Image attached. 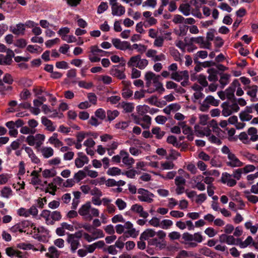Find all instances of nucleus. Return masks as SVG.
Segmentation results:
<instances>
[{"instance_id": "09e8293b", "label": "nucleus", "mask_w": 258, "mask_h": 258, "mask_svg": "<svg viewBox=\"0 0 258 258\" xmlns=\"http://www.w3.org/2000/svg\"><path fill=\"white\" fill-rule=\"evenodd\" d=\"M190 256H192L191 252L182 250L177 253L175 258H187Z\"/></svg>"}, {"instance_id": "0e129e2a", "label": "nucleus", "mask_w": 258, "mask_h": 258, "mask_svg": "<svg viewBox=\"0 0 258 258\" xmlns=\"http://www.w3.org/2000/svg\"><path fill=\"white\" fill-rule=\"evenodd\" d=\"M87 97L89 103H91L93 105H96L97 104V97L94 93H88Z\"/></svg>"}, {"instance_id": "423d86ee", "label": "nucleus", "mask_w": 258, "mask_h": 258, "mask_svg": "<svg viewBox=\"0 0 258 258\" xmlns=\"http://www.w3.org/2000/svg\"><path fill=\"white\" fill-rule=\"evenodd\" d=\"M220 101L216 99L213 96L209 95L206 97L200 106V110L202 111H207L210 106L217 107L219 104Z\"/></svg>"}, {"instance_id": "ea45409f", "label": "nucleus", "mask_w": 258, "mask_h": 258, "mask_svg": "<svg viewBox=\"0 0 258 258\" xmlns=\"http://www.w3.org/2000/svg\"><path fill=\"white\" fill-rule=\"evenodd\" d=\"M226 98L229 100H235V97L234 96L235 88L232 87H230L225 90Z\"/></svg>"}, {"instance_id": "39448f33", "label": "nucleus", "mask_w": 258, "mask_h": 258, "mask_svg": "<svg viewBox=\"0 0 258 258\" xmlns=\"http://www.w3.org/2000/svg\"><path fill=\"white\" fill-rule=\"evenodd\" d=\"M45 139V136L43 134H37L35 136L31 134L26 138V142L29 146H35L36 148H39L43 144Z\"/></svg>"}, {"instance_id": "2f4dec72", "label": "nucleus", "mask_w": 258, "mask_h": 258, "mask_svg": "<svg viewBox=\"0 0 258 258\" xmlns=\"http://www.w3.org/2000/svg\"><path fill=\"white\" fill-rule=\"evenodd\" d=\"M252 242H253V239L250 236H249L244 241H242L240 239H236V244H239L242 248L247 247Z\"/></svg>"}, {"instance_id": "4468645a", "label": "nucleus", "mask_w": 258, "mask_h": 258, "mask_svg": "<svg viewBox=\"0 0 258 258\" xmlns=\"http://www.w3.org/2000/svg\"><path fill=\"white\" fill-rule=\"evenodd\" d=\"M78 157L75 160V166L80 168L83 166L87 164L89 162L88 158L82 152H79L77 154Z\"/></svg>"}, {"instance_id": "473e14b6", "label": "nucleus", "mask_w": 258, "mask_h": 258, "mask_svg": "<svg viewBox=\"0 0 258 258\" xmlns=\"http://www.w3.org/2000/svg\"><path fill=\"white\" fill-rule=\"evenodd\" d=\"M49 252L46 253V256L48 258H58L59 253L56 248L54 246L49 248Z\"/></svg>"}, {"instance_id": "f704fd0d", "label": "nucleus", "mask_w": 258, "mask_h": 258, "mask_svg": "<svg viewBox=\"0 0 258 258\" xmlns=\"http://www.w3.org/2000/svg\"><path fill=\"white\" fill-rule=\"evenodd\" d=\"M1 194L2 197L8 199L12 195L13 191L10 187L5 186L1 189Z\"/></svg>"}, {"instance_id": "a211bd4d", "label": "nucleus", "mask_w": 258, "mask_h": 258, "mask_svg": "<svg viewBox=\"0 0 258 258\" xmlns=\"http://www.w3.org/2000/svg\"><path fill=\"white\" fill-rule=\"evenodd\" d=\"M232 175L228 173L222 174L221 181L224 183H226L229 186H233L236 185V181L232 178Z\"/></svg>"}, {"instance_id": "bf43d9fd", "label": "nucleus", "mask_w": 258, "mask_h": 258, "mask_svg": "<svg viewBox=\"0 0 258 258\" xmlns=\"http://www.w3.org/2000/svg\"><path fill=\"white\" fill-rule=\"evenodd\" d=\"M36 130H32L28 126H22L20 130V133L23 134H34Z\"/></svg>"}, {"instance_id": "f257e3e1", "label": "nucleus", "mask_w": 258, "mask_h": 258, "mask_svg": "<svg viewBox=\"0 0 258 258\" xmlns=\"http://www.w3.org/2000/svg\"><path fill=\"white\" fill-rule=\"evenodd\" d=\"M160 76L156 75L152 72H147L145 75L146 86L148 88L147 92L152 93L155 92H162L165 89L162 83L160 81Z\"/></svg>"}, {"instance_id": "9b49d317", "label": "nucleus", "mask_w": 258, "mask_h": 258, "mask_svg": "<svg viewBox=\"0 0 258 258\" xmlns=\"http://www.w3.org/2000/svg\"><path fill=\"white\" fill-rule=\"evenodd\" d=\"M15 56L14 52L10 49L7 50L6 55H0V64L10 65L12 61V57Z\"/></svg>"}, {"instance_id": "0eeeda50", "label": "nucleus", "mask_w": 258, "mask_h": 258, "mask_svg": "<svg viewBox=\"0 0 258 258\" xmlns=\"http://www.w3.org/2000/svg\"><path fill=\"white\" fill-rule=\"evenodd\" d=\"M82 234L80 231L75 234H69L67 241L70 244L71 250L75 251L80 245V239L82 237Z\"/></svg>"}, {"instance_id": "f03ea898", "label": "nucleus", "mask_w": 258, "mask_h": 258, "mask_svg": "<svg viewBox=\"0 0 258 258\" xmlns=\"http://www.w3.org/2000/svg\"><path fill=\"white\" fill-rule=\"evenodd\" d=\"M81 228L90 233V234L88 233H84L83 234L84 239L88 242L104 236V234L101 229H97L89 223L82 225Z\"/></svg>"}, {"instance_id": "f3484780", "label": "nucleus", "mask_w": 258, "mask_h": 258, "mask_svg": "<svg viewBox=\"0 0 258 258\" xmlns=\"http://www.w3.org/2000/svg\"><path fill=\"white\" fill-rule=\"evenodd\" d=\"M131 210L134 213L138 214L140 217L144 218H147L149 216L148 212L144 210L143 206L138 204L133 205L131 207Z\"/></svg>"}, {"instance_id": "774afa93", "label": "nucleus", "mask_w": 258, "mask_h": 258, "mask_svg": "<svg viewBox=\"0 0 258 258\" xmlns=\"http://www.w3.org/2000/svg\"><path fill=\"white\" fill-rule=\"evenodd\" d=\"M184 18L180 15H175L174 16L172 21L174 23L177 24H182L184 23Z\"/></svg>"}, {"instance_id": "7c9ffc66", "label": "nucleus", "mask_w": 258, "mask_h": 258, "mask_svg": "<svg viewBox=\"0 0 258 258\" xmlns=\"http://www.w3.org/2000/svg\"><path fill=\"white\" fill-rule=\"evenodd\" d=\"M152 134L155 135L157 139H161L165 135V132L162 131L159 127H153L152 129Z\"/></svg>"}, {"instance_id": "412c9836", "label": "nucleus", "mask_w": 258, "mask_h": 258, "mask_svg": "<svg viewBox=\"0 0 258 258\" xmlns=\"http://www.w3.org/2000/svg\"><path fill=\"white\" fill-rule=\"evenodd\" d=\"M195 132L198 136H209L211 134V131L208 127H201L199 126H195Z\"/></svg>"}, {"instance_id": "58836bf2", "label": "nucleus", "mask_w": 258, "mask_h": 258, "mask_svg": "<svg viewBox=\"0 0 258 258\" xmlns=\"http://www.w3.org/2000/svg\"><path fill=\"white\" fill-rule=\"evenodd\" d=\"M107 173L109 175L116 176L119 175L121 174V170L118 167H111L108 169Z\"/></svg>"}, {"instance_id": "5fc2aeb1", "label": "nucleus", "mask_w": 258, "mask_h": 258, "mask_svg": "<svg viewBox=\"0 0 258 258\" xmlns=\"http://www.w3.org/2000/svg\"><path fill=\"white\" fill-rule=\"evenodd\" d=\"M78 85L80 87L87 89L91 88L93 86V84L92 82H87L85 81H80L78 82Z\"/></svg>"}, {"instance_id": "5701e85b", "label": "nucleus", "mask_w": 258, "mask_h": 258, "mask_svg": "<svg viewBox=\"0 0 258 258\" xmlns=\"http://www.w3.org/2000/svg\"><path fill=\"white\" fill-rule=\"evenodd\" d=\"M48 142L55 148H59L63 145L62 142L58 139V135L56 133H54L49 138Z\"/></svg>"}, {"instance_id": "a19ab883", "label": "nucleus", "mask_w": 258, "mask_h": 258, "mask_svg": "<svg viewBox=\"0 0 258 258\" xmlns=\"http://www.w3.org/2000/svg\"><path fill=\"white\" fill-rule=\"evenodd\" d=\"M50 215V211L47 210H43L40 215L42 217L45 219L46 223L52 225L53 224L54 222L49 219Z\"/></svg>"}, {"instance_id": "bb28decb", "label": "nucleus", "mask_w": 258, "mask_h": 258, "mask_svg": "<svg viewBox=\"0 0 258 258\" xmlns=\"http://www.w3.org/2000/svg\"><path fill=\"white\" fill-rule=\"evenodd\" d=\"M81 193L80 191H76L73 192L74 198L72 200V209L76 210L80 203V199Z\"/></svg>"}, {"instance_id": "de8ad7c7", "label": "nucleus", "mask_w": 258, "mask_h": 258, "mask_svg": "<svg viewBox=\"0 0 258 258\" xmlns=\"http://www.w3.org/2000/svg\"><path fill=\"white\" fill-rule=\"evenodd\" d=\"M56 189V186L54 185L53 183H50L48 184V186L46 188L45 192H49L52 195H54L55 194V191Z\"/></svg>"}, {"instance_id": "79ce46f5", "label": "nucleus", "mask_w": 258, "mask_h": 258, "mask_svg": "<svg viewBox=\"0 0 258 258\" xmlns=\"http://www.w3.org/2000/svg\"><path fill=\"white\" fill-rule=\"evenodd\" d=\"M87 176L86 173L83 170H79L76 173L74 176V178L77 182H80L81 180L85 178Z\"/></svg>"}, {"instance_id": "6e6d98bb", "label": "nucleus", "mask_w": 258, "mask_h": 258, "mask_svg": "<svg viewBox=\"0 0 258 258\" xmlns=\"http://www.w3.org/2000/svg\"><path fill=\"white\" fill-rule=\"evenodd\" d=\"M133 92L130 88H122V96L125 99H128L132 96Z\"/></svg>"}, {"instance_id": "4d7b16f0", "label": "nucleus", "mask_w": 258, "mask_h": 258, "mask_svg": "<svg viewBox=\"0 0 258 258\" xmlns=\"http://www.w3.org/2000/svg\"><path fill=\"white\" fill-rule=\"evenodd\" d=\"M149 245L155 246L156 247H161V245H163V247H165V244H162L159 241V240L157 238H153L150 239L148 241Z\"/></svg>"}, {"instance_id": "4c0bfd02", "label": "nucleus", "mask_w": 258, "mask_h": 258, "mask_svg": "<svg viewBox=\"0 0 258 258\" xmlns=\"http://www.w3.org/2000/svg\"><path fill=\"white\" fill-rule=\"evenodd\" d=\"M241 121H248L252 119V115L247 113L244 110L242 111L239 115Z\"/></svg>"}, {"instance_id": "cd10ccee", "label": "nucleus", "mask_w": 258, "mask_h": 258, "mask_svg": "<svg viewBox=\"0 0 258 258\" xmlns=\"http://www.w3.org/2000/svg\"><path fill=\"white\" fill-rule=\"evenodd\" d=\"M6 253L9 256H16L23 258L22 252L19 250H16L13 247H8L6 249Z\"/></svg>"}, {"instance_id": "1a4fd4ad", "label": "nucleus", "mask_w": 258, "mask_h": 258, "mask_svg": "<svg viewBox=\"0 0 258 258\" xmlns=\"http://www.w3.org/2000/svg\"><path fill=\"white\" fill-rule=\"evenodd\" d=\"M138 194L139 195L138 197L139 201L148 203H151L153 202L154 195L148 190L140 188L138 190Z\"/></svg>"}, {"instance_id": "e433bc0d", "label": "nucleus", "mask_w": 258, "mask_h": 258, "mask_svg": "<svg viewBox=\"0 0 258 258\" xmlns=\"http://www.w3.org/2000/svg\"><path fill=\"white\" fill-rule=\"evenodd\" d=\"M139 235V231H137L135 228H133L131 229L125 231L124 232L123 235L125 237H132L133 238H136Z\"/></svg>"}, {"instance_id": "c756f323", "label": "nucleus", "mask_w": 258, "mask_h": 258, "mask_svg": "<svg viewBox=\"0 0 258 258\" xmlns=\"http://www.w3.org/2000/svg\"><path fill=\"white\" fill-rule=\"evenodd\" d=\"M257 130L255 127H250L247 131L248 135L250 136V141L255 142L258 140Z\"/></svg>"}, {"instance_id": "c9c22d12", "label": "nucleus", "mask_w": 258, "mask_h": 258, "mask_svg": "<svg viewBox=\"0 0 258 258\" xmlns=\"http://www.w3.org/2000/svg\"><path fill=\"white\" fill-rule=\"evenodd\" d=\"M25 28L24 25L23 24H19L16 27L14 28L12 30V32L17 35L23 34L24 33Z\"/></svg>"}, {"instance_id": "2eb2a0df", "label": "nucleus", "mask_w": 258, "mask_h": 258, "mask_svg": "<svg viewBox=\"0 0 258 258\" xmlns=\"http://www.w3.org/2000/svg\"><path fill=\"white\" fill-rule=\"evenodd\" d=\"M190 41L199 44L201 48L210 49L211 43L205 41L204 37H192L190 38Z\"/></svg>"}, {"instance_id": "a878e982", "label": "nucleus", "mask_w": 258, "mask_h": 258, "mask_svg": "<svg viewBox=\"0 0 258 258\" xmlns=\"http://www.w3.org/2000/svg\"><path fill=\"white\" fill-rule=\"evenodd\" d=\"M42 123L46 127V129L50 132H53L55 130V127L53 125L52 122L46 118L45 116H43L41 118Z\"/></svg>"}, {"instance_id": "20e7f679", "label": "nucleus", "mask_w": 258, "mask_h": 258, "mask_svg": "<svg viewBox=\"0 0 258 258\" xmlns=\"http://www.w3.org/2000/svg\"><path fill=\"white\" fill-rule=\"evenodd\" d=\"M148 60L145 58H141L140 55L132 56L127 62L129 68H137L140 70L145 69L148 65Z\"/></svg>"}, {"instance_id": "69168bd1", "label": "nucleus", "mask_w": 258, "mask_h": 258, "mask_svg": "<svg viewBox=\"0 0 258 258\" xmlns=\"http://www.w3.org/2000/svg\"><path fill=\"white\" fill-rule=\"evenodd\" d=\"M161 165L163 170L171 169L174 167V164L171 161H166L165 162L162 163Z\"/></svg>"}, {"instance_id": "72a5a7b5", "label": "nucleus", "mask_w": 258, "mask_h": 258, "mask_svg": "<svg viewBox=\"0 0 258 258\" xmlns=\"http://www.w3.org/2000/svg\"><path fill=\"white\" fill-rule=\"evenodd\" d=\"M179 10L185 16H188L190 14V6L189 4H182L179 7Z\"/></svg>"}, {"instance_id": "dca6fc26", "label": "nucleus", "mask_w": 258, "mask_h": 258, "mask_svg": "<svg viewBox=\"0 0 258 258\" xmlns=\"http://www.w3.org/2000/svg\"><path fill=\"white\" fill-rule=\"evenodd\" d=\"M228 158L229 161L226 162V164L229 166L231 167H239L243 165V163L233 153L230 154Z\"/></svg>"}, {"instance_id": "aec40b11", "label": "nucleus", "mask_w": 258, "mask_h": 258, "mask_svg": "<svg viewBox=\"0 0 258 258\" xmlns=\"http://www.w3.org/2000/svg\"><path fill=\"white\" fill-rule=\"evenodd\" d=\"M124 70H119L117 68H113L110 71V74L117 79L121 80L125 78L126 76L124 73Z\"/></svg>"}, {"instance_id": "13d9d810", "label": "nucleus", "mask_w": 258, "mask_h": 258, "mask_svg": "<svg viewBox=\"0 0 258 258\" xmlns=\"http://www.w3.org/2000/svg\"><path fill=\"white\" fill-rule=\"evenodd\" d=\"M147 92V90H141L140 91H137L135 92L134 94V99L135 100H139L141 98L145 97V93Z\"/></svg>"}, {"instance_id": "6ab92c4d", "label": "nucleus", "mask_w": 258, "mask_h": 258, "mask_svg": "<svg viewBox=\"0 0 258 258\" xmlns=\"http://www.w3.org/2000/svg\"><path fill=\"white\" fill-rule=\"evenodd\" d=\"M188 77V73L187 71L176 72L171 74V78L177 82L182 80L183 79H187Z\"/></svg>"}, {"instance_id": "a18cd8bd", "label": "nucleus", "mask_w": 258, "mask_h": 258, "mask_svg": "<svg viewBox=\"0 0 258 258\" xmlns=\"http://www.w3.org/2000/svg\"><path fill=\"white\" fill-rule=\"evenodd\" d=\"M230 76L227 74H222L221 78L219 80V82L222 85V87H224L226 85L229 83V80Z\"/></svg>"}, {"instance_id": "864d4df0", "label": "nucleus", "mask_w": 258, "mask_h": 258, "mask_svg": "<svg viewBox=\"0 0 258 258\" xmlns=\"http://www.w3.org/2000/svg\"><path fill=\"white\" fill-rule=\"evenodd\" d=\"M173 225L171 220L165 219L162 220L160 223V226L162 229H167Z\"/></svg>"}, {"instance_id": "680f3d73", "label": "nucleus", "mask_w": 258, "mask_h": 258, "mask_svg": "<svg viewBox=\"0 0 258 258\" xmlns=\"http://www.w3.org/2000/svg\"><path fill=\"white\" fill-rule=\"evenodd\" d=\"M31 175L33 176L31 180V183L33 184V185H36L39 184L40 182V180L38 178V174L36 171H33L31 173Z\"/></svg>"}, {"instance_id": "603ef678", "label": "nucleus", "mask_w": 258, "mask_h": 258, "mask_svg": "<svg viewBox=\"0 0 258 258\" xmlns=\"http://www.w3.org/2000/svg\"><path fill=\"white\" fill-rule=\"evenodd\" d=\"M118 112L117 110H108L107 111V115L108 120L109 121L113 120L118 115Z\"/></svg>"}, {"instance_id": "338daca9", "label": "nucleus", "mask_w": 258, "mask_h": 258, "mask_svg": "<svg viewBox=\"0 0 258 258\" xmlns=\"http://www.w3.org/2000/svg\"><path fill=\"white\" fill-rule=\"evenodd\" d=\"M55 175V172L49 169H45L42 172V175L45 178L52 177Z\"/></svg>"}, {"instance_id": "393cba45", "label": "nucleus", "mask_w": 258, "mask_h": 258, "mask_svg": "<svg viewBox=\"0 0 258 258\" xmlns=\"http://www.w3.org/2000/svg\"><path fill=\"white\" fill-rule=\"evenodd\" d=\"M42 155L45 158H49L54 154L53 149L50 147H43L40 149Z\"/></svg>"}, {"instance_id": "37998d69", "label": "nucleus", "mask_w": 258, "mask_h": 258, "mask_svg": "<svg viewBox=\"0 0 258 258\" xmlns=\"http://www.w3.org/2000/svg\"><path fill=\"white\" fill-rule=\"evenodd\" d=\"M182 133L187 135V138L189 141L194 140V134L191 128L188 126L182 130Z\"/></svg>"}, {"instance_id": "ddd939ff", "label": "nucleus", "mask_w": 258, "mask_h": 258, "mask_svg": "<svg viewBox=\"0 0 258 258\" xmlns=\"http://www.w3.org/2000/svg\"><path fill=\"white\" fill-rule=\"evenodd\" d=\"M244 89L246 91L247 95L251 98L250 100L251 101H256L257 100L256 94L258 91V86L257 85H248L244 87Z\"/></svg>"}, {"instance_id": "052dcab7", "label": "nucleus", "mask_w": 258, "mask_h": 258, "mask_svg": "<svg viewBox=\"0 0 258 258\" xmlns=\"http://www.w3.org/2000/svg\"><path fill=\"white\" fill-rule=\"evenodd\" d=\"M95 116L101 120H103L106 117V113L105 111L102 109L99 108L96 110L95 112Z\"/></svg>"}, {"instance_id": "f8f14e48", "label": "nucleus", "mask_w": 258, "mask_h": 258, "mask_svg": "<svg viewBox=\"0 0 258 258\" xmlns=\"http://www.w3.org/2000/svg\"><path fill=\"white\" fill-rule=\"evenodd\" d=\"M120 154L122 156V162L123 164L129 168L132 167L135 163V160L133 158L130 156L129 154L124 150L120 151Z\"/></svg>"}, {"instance_id": "49530a36", "label": "nucleus", "mask_w": 258, "mask_h": 258, "mask_svg": "<svg viewBox=\"0 0 258 258\" xmlns=\"http://www.w3.org/2000/svg\"><path fill=\"white\" fill-rule=\"evenodd\" d=\"M207 0H190V4L195 8H201L202 5L206 4Z\"/></svg>"}, {"instance_id": "4be33fe9", "label": "nucleus", "mask_w": 258, "mask_h": 258, "mask_svg": "<svg viewBox=\"0 0 258 258\" xmlns=\"http://www.w3.org/2000/svg\"><path fill=\"white\" fill-rule=\"evenodd\" d=\"M221 107L222 108L221 112L223 116L227 117L232 114L233 112L231 110V107L230 106L229 102L226 101L223 102L221 104Z\"/></svg>"}, {"instance_id": "c03bdc74", "label": "nucleus", "mask_w": 258, "mask_h": 258, "mask_svg": "<svg viewBox=\"0 0 258 258\" xmlns=\"http://www.w3.org/2000/svg\"><path fill=\"white\" fill-rule=\"evenodd\" d=\"M121 106L126 112H131L134 108V104L132 103L123 102L121 103Z\"/></svg>"}, {"instance_id": "e2e57ef3", "label": "nucleus", "mask_w": 258, "mask_h": 258, "mask_svg": "<svg viewBox=\"0 0 258 258\" xmlns=\"http://www.w3.org/2000/svg\"><path fill=\"white\" fill-rule=\"evenodd\" d=\"M154 45L156 47H161L163 45L164 39L162 36H158L155 38Z\"/></svg>"}, {"instance_id": "b1692460", "label": "nucleus", "mask_w": 258, "mask_h": 258, "mask_svg": "<svg viewBox=\"0 0 258 258\" xmlns=\"http://www.w3.org/2000/svg\"><path fill=\"white\" fill-rule=\"evenodd\" d=\"M156 232L152 229H147L140 235V239L148 240L150 238H153Z\"/></svg>"}, {"instance_id": "3c124183", "label": "nucleus", "mask_w": 258, "mask_h": 258, "mask_svg": "<svg viewBox=\"0 0 258 258\" xmlns=\"http://www.w3.org/2000/svg\"><path fill=\"white\" fill-rule=\"evenodd\" d=\"M198 82L203 87H206L208 86V83L207 81L206 77L204 75H200L197 78Z\"/></svg>"}, {"instance_id": "c85d7f7f", "label": "nucleus", "mask_w": 258, "mask_h": 258, "mask_svg": "<svg viewBox=\"0 0 258 258\" xmlns=\"http://www.w3.org/2000/svg\"><path fill=\"white\" fill-rule=\"evenodd\" d=\"M208 73L209 74L208 79L210 82H216L218 80L217 71L214 68H211L208 70Z\"/></svg>"}, {"instance_id": "9d476101", "label": "nucleus", "mask_w": 258, "mask_h": 258, "mask_svg": "<svg viewBox=\"0 0 258 258\" xmlns=\"http://www.w3.org/2000/svg\"><path fill=\"white\" fill-rule=\"evenodd\" d=\"M111 41L114 46L118 49L121 50L132 49V46L127 41H121L120 39L117 38L112 39Z\"/></svg>"}, {"instance_id": "7ed1b4c3", "label": "nucleus", "mask_w": 258, "mask_h": 258, "mask_svg": "<svg viewBox=\"0 0 258 258\" xmlns=\"http://www.w3.org/2000/svg\"><path fill=\"white\" fill-rule=\"evenodd\" d=\"M78 213L86 221H91L93 217H98L99 215V210L92 208L90 202L83 205L79 209Z\"/></svg>"}, {"instance_id": "6e6552de", "label": "nucleus", "mask_w": 258, "mask_h": 258, "mask_svg": "<svg viewBox=\"0 0 258 258\" xmlns=\"http://www.w3.org/2000/svg\"><path fill=\"white\" fill-rule=\"evenodd\" d=\"M109 4L111 6V14L113 16L120 17L125 14V7L118 3L117 0H109Z\"/></svg>"}, {"instance_id": "8fccbe9b", "label": "nucleus", "mask_w": 258, "mask_h": 258, "mask_svg": "<svg viewBox=\"0 0 258 258\" xmlns=\"http://www.w3.org/2000/svg\"><path fill=\"white\" fill-rule=\"evenodd\" d=\"M166 87L168 89H174L177 92H179L180 90H184L182 88L177 89V85L173 81H167L166 84Z\"/></svg>"}]
</instances>
